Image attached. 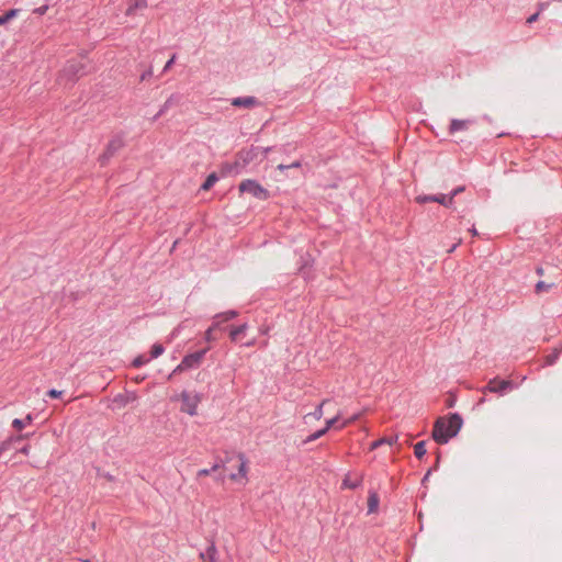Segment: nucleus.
<instances>
[{"instance_id":"obj_22","label":"nucleus","mask_w":562,"mask_h":562,"mask_svg":"<svg viewBox=\"0 0 562 562\" xmlns=\"http://www.w3.org/2000/svg\"><path fill=\"white\" fill-rule=\"evenodd\" d=\"M436 200V195H426V194H420V195H417L415 198V201L418 203V204H425L427 202H435Z\"/></svg>"},{"instance_id":"obj_44","label":"nucleus","mask_w":562,"mask_h":562,"mask_svg":"<svg viewBox=\"0 0 562 562\" xmlns=\"http://www.w3.org/2000/svg\"><path fill=\"white\" fill-rule=\"evenodd\" d=\"M537 273L542 276L543 274V269L541 267L537 268Z\"/></svg>"},{"instance_id":"obj_24","label":"nucleus","mask_w":562,"mask_h":562,"mask_svg":"<svg viewBox=\"0 0 562 562\" xmlns=\"http://www.w3.org/2000/svg\"><path fill=\"white\" fill-rule=\"evenodd\" d=\"M339 418H340V415H337V416H335V417H333V418H330V419H327V420H326V426H325V428H324V429H326V432H327L330 428H336V429H337V427L339 426V424H337V423H338V420H339Z\"/></svg>"},{"instance_id":"obj_17","label":"nucleus","mask_w":562,"mask_h":562,"mask_svg":"<svg viewBox=\"0 0 562 562\" xmlns=\"http://www.w3.org/2000/svg\"><path fill=\"white\" fill-rule=\"evenodd\" d=\"M425 441H419L414 446V453L416 458L422 459L426 454Z\"/></svg>"},{"instance_id":"obj_16","label":"nucleus","mask_w":562,"mask_h":562,"mask_svg":"<svg viewBox=\"0 0 562 562\" xmlns=\"http://www.w3.org/2000/svg\"><path fill=\"white\" fill-rule=\"evenodd\" d=\"M435 202H437L443 206H447V207H450L453 204L452 196L446 195V194H437Z\"/></svg>"},{"instance_id":"obj_38","label":"nucleus","mask_w":562,"mask_h":562,"mask_svg":"<svg viewBox=\"0 0 562 562\" xmlns=\"http://www.w3.org/2000/svg\"><path fill=\"white\" fill-rule=\"evenodd\" d=\"M218 469H222V464L215 463L210 470H212V473L217 471Z\"/></svg>"},{"instance_id":"obj_14","label":"nucleus","mask_w":562,"mask_h":562,"mask_svg":"<svg viewBox=\"0 0 562 562\" xmlns=\"http://www.w3.org/2000/svg\"><path fill=\"white\" fill-rule=\"evenodd\" d=\"M379 506V496L375 492H370L368 497V510L369 513L376 512Z\"/></svg>"},{"instance_id":"obj_23","label":"nucleus","mask_w":562,"mask_h":562,"mask_svg":"<svg viewBox=\"0 0 562 562\" xmlns=\"http://www.w3.org/2000/svg\"><path fill=\"white\" fill-rule=\"evenodd\" d=\"M164 351H165V348L162 347V345H160V344L153 345L151 350H150L151 358H158L159 356H161L164 353Z\"/></svg>"},{"instance_id":"obj_8","label":"nucleus","mask_w":562,"mask_h":562,"mask_svg":"<svg viewBox=\"0 0 562 562\" xmlns=\"http://www.w3.org/2000/svg\"><path fill=\"white\" fill-rule=\"evenodd\" d=\"M232 105L237 108H254L257 105V100L254 97H244V98H234L232 100Z\"/></svg>"},{"instance_id":"obj_11","label":"nucleus","mask_w":562,"mask_h":562,"mask_svg":"<svg viewBox=\"0 0 562 562\" xmlns=\"http://www.w3.org/2000/svg\"><path fill=\"white\" fill-rule=\"evenodd\" d=\"M247 329V325L243 324L240 326L231 327L229 337L233 341H238L243 338L245 331Z\"/></svg>"},{"instance_id":"obj_42","label":"nucleus","mask_w":562,"mask_h":562,"mask_svg":"<svg viewBox=\"0 0 562 562\" xmlns=\"http://www.w3.org/2000/svg\"><path fill=\"white\" fill-rule=\"evenodd\" d=\"M173 57L166 64L165 68H169L171 66V64L173 63Z\"/></svg>"},{"instance_id":"obj_26","label":"nucleus","mask_w":562,"mask_h":562,"mask_svg":"<svg viewBox=\"0 0 562 562\" xmlns=\"http://www.w3.org/2000/svg\"><path fill=\"white\" fill-rule=\"evenodd\" d=\"M326 434V429H319L315 432H313L312 435H310L306 439V442H312L318 438H321L322 436H324Z\"/></svg>"},{"instance_id":"obj_30","label":"nucleus","mask_w":562,"mask_h":562,"mask_svg":"<svg viewBox=\"0 0 562 562\" xmlns=\"http://www.w3.org/2000/svg\"><path fill=\"white\" fill-rule=\"evenodd\" d=\"M30 449H31L30 445H25L22 448H16V451L22 454L27 456L30 453Z\"/></svg>"},{"instance_id":"obj_43","label":"nucleus","mask_w":562,"mask_h":562,"mask_svg":"<svg viewBox=\"0 0 562 562\" xmlns=\"http://www.w3.org/2000/svg\"><path fill=\"white\" fill-rule=\"evenodd\" d=\"M470 233L473 235V236H476L477 235V231L475 229V227H472L470 229Z\"/></svg>"},{"instance_id":"obj_12","label":"nucleus","mask_w":562,"mask_h":562,"mask_svg":"<svg viewBox=\"0 0 562 562\" xmlns=\"http://www.w3.org/2000/svg\"><path fill=\"white\" fill-rule=\"evenodd\" d=\"M32 422H33V415L27 414L25 416V418H23V419H20V418L13 419L12 427L18 431H21L26 425H30Z\"/></svg>"},{"instance_id":"obj_20","label":"nucleus","mask_w":562,"mask_h":562,"mask_svg":"<svg viewBox=\"0 0 562 562\" xmlns=\"http://www.w3.org/2000/svg\"><path fill=\"white\" fill-rule=\"evenodd\" d=\"M552 286H553L552 283H547L544 281H539L536 284V292L537 293L548 292Z\"/></svg>"},{"instance_id":"obj_18","label":"nucleus","mask_w":562,"mask_h":562,"mask_svg":"<svg viewBox=\"0 0 562 562\" xmlns=\"http://www.w3.org/2000/svg\"><path fill=\"white\" fill-rule=\"evenodd\" d=\"M216 181H217L216 175L215 173H211V175H209V177L206 178V180L202 184L201 189L204 190V191H207V190H210L215 184Z\"/></svg>"},{"instance_id":"obj_7","label":"nucleus","mask_w":562,"mask_h":562,"mask_svg":"<svg viewBox=\"0 0 562 562\" xmlns=\"http://www.w3.org/2000/svg\"><path fill=\"white\" fill-rule=\"evenodd\" d=\"M512 383L507 380H497L493 379L488 382V384L485 386L484 392L487 390L493 393L503 392L510 387Z\"/></svg>"},{"instance_id":"obj_9","label":"nucleus","mask_w":562,"mask_h":562,"mask_svg":"<svg viewBox=\"0 0 562 562\" xmlns=\"http://www.w3.org/2000/svg\"><path fill=\"white\" fill-rule=\"evenodd\" d=\"M147 7L146 0H128V7L125 11L126 15H134L138 10H143Z\"/></svg>"},{"instance_id":"obj_46","label":"nucleus","mask_w":562,"mask_h":562,"mask_svg":"<svg viewBox=\"0 0 562 562\" xmlns=\"http://www.w3.org/2000/svg\"><path fill=\"white\" fill-rule=\"evenodd\" d=\"M457 245L452 246V248L449 250V252L453 251L456 249Z\"/></svg>"},{"instance_id":"obj_19","label":"nucleus","mask_w":562,"mask_h":562,"mask_svg":"<svg viewBox=\"0 0 562 562\" xmlns=\"http://www.w3.org/2000/svg\"><path fill=\"white\" fill-rule=\"evenodd\" d=\"M236 316H237V312H235V311H227V312L217 314L215 316V319H220L221 322H227V321H231V319L235 318Z\"/></svg>"},{"instance_id":"obj_45","label":"nucleus","mask_w":562,"mask_h":562,"mask_svg":"<svg viewBox=\"0 0 562 562\" xmlns=\"http://www.w3.org/2000/svg\"><path fill=\"white\" fill-rule=\"evenodd\" d=\"M254 344H255V340H251V341L247 342L246 346L250 347V346H254Z\"/></svg>"},{"instance_id":"obj_21","label":"nucleus","mask_w":562,"mask_h":562,"mask_svg":"<svg viewBox=\"0 0 562 562\" xmlns=\"http://www.w3.org/2000/svg\"><path fill=\"white\" fill-rule=\"evenodd\" d=\"M361 416V413L359 414H355L352 415L351 417H349L348 419L344 420L341 424H339V426L337 427L338 430L340 429H344L345 427L349 426L350 424L355 423L356 420H358Z\"/></svg>"},{"instance_id":"obj_36","label":"nucleus","mask_w":562,"mask_h":562,"mask_svg":"<svg viewBox=\"0 0 562 562\" xmlns=\"http://www.w3.org/2000/svg\"><path fill=\"white\" fill-rule=\"evenodd\" d=\"M383 442H384V439H379V440H376V441H373V442L371 443V450L376 449L378 447H380L381 445H383Z\"/></svg>"},{"instance_id":"obj_33","label":"nucleus","mask_w":562,"mask_h":562,"mask_svg":"<svg viewBox=\"0 0 562 562\" xmlns=\"http://www.w3.org/2000/svg\"><path fill=\"white\" fill-rule=\"evenodd\" d=\"M383 439H384L383 443H387V445L392 446L397 442L398 437L394 436V437L383 438Z\"/></svg>"},{"instance_id":"obj_2","label":"nucleus","mask_w":562,"mask_h":562,"mask_svg":"<svg viewBox=\"0 0 562 562\" xmlns=\"http://www.w3.org/2000/svg\"><path fill=\"white\" fill-rule=\"evenodd\" d=\"M462 426V418L458 414H450L447 418L436 420L432 429V438L439 445H445L450 438L457 436Z\"/></svg>"},{"instance_id":"obj_28","label":"nucleus","mask_w":562,"mask_h":562,"mask_svg":"<svg viewBox=\"0 0 562 562\" xmlns=\"http://www.w3.org/2000/svg\"><path fill=\"white\" fill-rule=\"evenodd\" d=\"M63 394V391H57L55 389H52L47 392V395L52 398H57Z\"/></svg>"},{"instance_id":"obj_37","label":"nucleus","mask_w":562,"mask_h":562,"mask_svg":"<svg viewBox=\"0 0 562 562\" xmlns=\"http://www.w3.org/2000/svg\"><path fill=\"white\" fill-rule=\"evenodd\" d=\"M539 13H535L527 19V23L531 24L538 20Z\"/></svg>"},{"instance_id":"obj_35","label":"nucleus","mask_w":562,"mask_h":562,"mask_svg":"<svg viewBox=\"0 0 562 562\" xmlns=\"http://www.w3.org/2000/svg\"><path fill=\"white\" fill-rule=\"evenodd\" d=\"M211 473H212V470H210V469H201L198 472V476H206V475H210Z\"/></svg>"},{"instance_id":"obj_29","label":"nucleus","mask_w":562,"mask_h":562,"mask_svg":"<svg viewBox=\"0 0 562 562\" xmlns=\"http://www.w3.org/2000/svg\"><path fill=\"white\" fill-rule=\"evenodd\" d=\"M215 338L213 336V327H210L206 331H205V340L206 341H213Z\"/></svg>"},{"instance_id":"obj_25","label":"nucleus","mask_w":562,"mask_h":562,"mask_svg":"<svg viewBox=\"0 0 562 562\" xmlns=\"http://www.w3.org/2000/svg\"><path fill=\"white\" fill-rule=\"evenodd\" d=\"M326 403H327V401H326V400H325V401H323V402L318 405V407L315 409V412L311 414V416H313V417H314L315 419H317V420H318V419H321V418L323 417V407H324V405H325Z\"/></svg>"},{"instance_id":"obj_13","label":"nucleus","mask_w":562,"mask_h":562,"mask_svg":"<svg viewBox=\"0 0 562 562\" xmlns=\"http://www.w3.org/2000/svg\"><path fill=\"white\" fill-rule=\"evenodd\" d=\"M121 147V143L120 142H111L105 150V153L102 155L101 157V162L102 164H105L106 160L113 156V154Z\"/></svg>"},{"instance_id":"obj_5","label":"nucleus","mask_w":562,"mask_h":562,"mask_svg":"<svg viewBox=\"0 0 562 562\" xmlns=\"http://www.w3.org/2000/svg\"><path fill=\"white\" fill-rule=\"evenodd\" d=\"M206 351H207V349H204L199 352H194V353H190V355L186 356L181 360V362L175 368V370L172 371L170 376L178 372H183L186 370H189L191 368L200 366Z\"/></svg>"},{"instance_id":"obj_1","label":"nucleus","mask_w":562,"mask_h":562,"mask_svg":"<svg viewBox=\"0 0 562 562\" xmlns=\"http://www.w3.org/2000/svg\"><path fill=\"white\" fill-rule=\"evenodd\" d=\"M222 469L233 483L245 486L249 481V460L243 452L226 453L222 461Z\"/></svg>"},{"instance_id":"obj_6","label":"nucleus","mask_w":562,"mask_h":562,"mask_svg":"<svg viewBox=\"0 0 562 562\" xmlns=\"http://www.w3.org/2000/svg\"><path fill=\"white\" fill-rule=\"evenodd\" d=\"M30 437V434L25 435H18V436H11L10 438L5 439L0 445V457L5 452L11 450L12 448H15V443L26 439Z\"/></svg>"},{"instance_id":"obj_39","label":"nucleus","mask_w":562,"mask_h":562,"mask_svg":"<svg viewBox=\"0 0 562 562\" xmlns=\"http://www.w3.org/2000/svg\"><path fill=\"white\" fill-rule=\"evenodd\" d=\"M299 167H301V162L300 161H294L291 165H289V168H299Z\"/></svg>"},{"instance_id":"obj_15","label":"nucleus","mask_w":562,"mask_h":562,"mask_svg":"<svg viewBox=\"0 0 562 562\" xmlns=\"http://www.w3.org/2000/svg\"><path fill=\"white\" fill-rule=\"evenodd\" d=\"M19 13L18 9H10L2 15H0V26L7 24L9 21H11L13 18H15Z\"/></svg>"},{"instance_id":"obj_34","label":"nucleus","mask_w":562,"mask_h":562,"mask_svg":"<svg viewBox=\"0 0 562 562\" xmlns=\"http://www.w3.org/2000/svg\"><path fill=\"white\" fill-rule=\"evenodd\" d=\"M463 191H464V187H458L451 192L450 196H452V200H454V196Z\"/></svg>"},{"instance_id":"obj_3","label":"nucleus","mask_w":562,"mask_h":562,"mask_svg":"<svg viewBox=\"0 0 562 562\" xmlns=\"http://www.w3.org/2000/svg\"><path fill=\"white\" fill-rule=\"evenodd\" d=\"M172 401H180V411L189 416H196L199 405L202 402V396L196 392L182 391L178 396L171 398Z\"/></svg>"},{"instance_id":"obj_32","label":"nucleus","mask_w":562,"mask_h":562,"mask_svg":"<svg viewBox=\"0 0 562 562\" xmlns=\"http://www.w3.org/2000/svg\"><path fill=\"white\" fill-rule=\"evenodd\" d=\"M47 9H48L47 5H42L40 8L34 9L33 12L38 14V15H43L47 11Z\"/></svg>"},{"instance_id":"obj_4","label":"nucleus","mask_w":562,"mask_h":562,"mask_svg":"<svg viewBox=\"0 0 562 562\" xmlns=\"http://www.w3.org/2000/svg\"><path fill=\"white\" fill-rule=\"evenodd\" d=\"M239 191L240 193H248L259 200H267L269 198L268 190L251 179L243 180L239 183Z\"/></svg>"},{"instance_id":"obj_41","label":"nucleus","mask_w":562,"mask_h":562,"mask_svg":"<svg viewBox=\"0 0 562 562\" xmlns=\"http://www.w3.org/2000/svg\"><path fill=\"white\" fill-rule=\"evenodd\" d=\"M277 168H278V170L283 171V170L288 169L289 166L280 164Z\"/></svg>"},{"instance_id":"obj_31","label":"nucleus","mask_w":562,"mask_h":562,"mask_svg":"<svg viewBox=\"0 0 562 562\" xmlns=\"http://www.w3.org/2000/svg\"><path fill=\"white\" fill-rule=\"evenodd\" d=\"M342 485L348 488H355L358 485V483L351 482L348 479H345Z\"/></svg>"},{"instance_id":"obj_27","label":"nucleus","mask_w":562,"mask_h":562,"mask_svg":"<svg viewBox=\"0 0 562 562\" xmlns=\"http://www.w3.org/2000/svg\"><path fill=\"white\" fill-rule=\"evenodd\" d=\"M147 362H148V359H147L146 357H144V356H138V357L133 361V366H134L135 368H138V367H140V366H143V364H145V363H147Z\"/></svg>"},{"instance_id":"obj_40","label":"nucleus","mask_w":562,"mask_h":562,"mask_svg":"<svg viewBox=\"0 0 562 562\" xmlns=\"http://www.w3.org/2000/svg\"><path fill=\"white\" fill-rule=\"evenodd\" d=\"M220 323H222L220 319L214 318V324L211 326L213 327V330L218 327Z\"/></svg>"},{"instance_id":"obj_10","label":"nucleus","mask_w":562,"mask_h":562,"mask_svg":"<svg viewBox=\"0 0 562 562\" xmlns=\"http://www.w3.org/2000/svg\"><path fill=\"white\" fill-rule=\"evenodd\" d=\"M469 120H452L449 127V132L451 134H454L459 131H465L469 127Z\"/></svg>"}]
</instances>
